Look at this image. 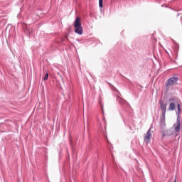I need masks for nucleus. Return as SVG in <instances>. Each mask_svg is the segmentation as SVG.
<instances>
[{
  "mask_svg": "<svg viewBox=\"0 0 182 182\" xmlns=\"http://www.w3.org/2000/svg\"><path fill=\"white\" fill-rule=\"evenodd\" d=\"M176 109V104L174 102H171L168 107L169 111H173Z\"/></svg>",
  "mask_w": 182,
  "mask_h": 182,
  "instance_id": "1a4fd4ad",
  "label": "nucleus"
},
{
  "mask_svg": "<svg viewBox=\"0 0 182 182\" xmlns=\"http://www.w3.org/2000/svg\"><path fill=\"white\" fill-rule=\"evenodd\" d=\"M74 28L75 33L77 35H82L83 33V28L82 27V22L80 21V18L77 17L74 22Z\"/></svg>",
  "mask_w": 182,
  "mask_h": 182,
  "instance_id": "f257e3e1",
  "label": "nucleus"
},
{
  "mask_svg": "<svg viewBox=\"0 0 182 182\" xmlns=\"http://www.w3.org/2000/svg\"><path fill=\"white\" fill-rule=\"evenodd\" d=\"M162 137H166V134H162Z\"/></svg>",
  "mask_w": 182,
  "mask_h": 182,
  "instance_id": "ddd939ff",
  "label": "nucleus"
},
{
  "mask_svg": "<svg viewBox=\"0 0 182 182\" xmlns=\"http://www.w3.org/2000/svg\"><path fill=\"white\" fill-rule=\"evenodd\" d=\"M150 140H151V128L147 131L146 134L144 136V141L146 143V144H149V143H150Z\"/></svg>",
  "mask_w": 182,
  "mask_h": 182,
  "instance_id": "20e7f679",
  "label": "nucleus"
},
{
  "mask_svg": "<svg viewBox=\"0 0 182 182\" xmlns=\"http://www.w3.org/2000/svg\"><path fill=\"white\" fill-rule=\"evenodd\" d=\"M159 104H160V106H161V109L162 110V115L166 116V109H167V104H164L161 101H159Z\"/></svg>",
  "mask_w": 182,
  "mask_h": 182,
  "instance_id": "39448f33",
  "label": "nucleus"
},
{
  "mask_svg": "<svg viewBox=\"0 0 182 182\" xmlns=\"http://www.w3.org/2000/svg\"><path fill=\"white\" fill-rule=\"evenodd\" d=\"M178 82V77L176 75H173V77H171L168 78L165 84V86H173V85L177 83Z\"/></svg>",
  "mask_w": 182,
  "mask_h": 182,
  "instance_id": "f03ea898",
  "label": "nucleus"
},
{
  "mask_svg": "<svg viewBox=\"0 0 182 182\" xmlns=\"http://www.w3.org/2000/svg\"><path fill=\"white\" fill-rule=\"evenodd\" d=\"M174 100L173 99H169V102H173Z\"/></svg>",
  "mask_w": 182,
  "mask_h": 182,
  "instance_id": "f8f14e48",
  "label": "nucleus"
},
{
  "mask_svg": "<svg viewBox=\"0 0 182 182\" xmlns=\"http://www.w3.org/2000/svg\"><path fill=\"white\" fill-rule=\"evenodd\" d=\"M100 8H103V0H99Z\"/></svg>",
  "mask_w": 182,
  "mask_h": 182,
  "instance_id": "9d476101",
  "label": "nucleus"
},
{
  "mask_svg": "<svg viewBox=\"0 0 182 182\" xmlns=\"http://www.w3.org/2000/svg\"><path fill=\"white\" fill-rule=\"evenodd\" d=\"M174 182H177V181L175 179Z\"/></svg>",
  "mask_w": 182,
  "mask_h": 182,
  "instance_id": "4468645a",
  "label": "nucleus"
},
{
  "mask_svg": "<svg viewBox=\"0 0 182 182\" xmlns=\"http://www.w3.org/2000/svg\"><path fill=\"white\" fill-rule=\"evenodd\" d=\"M177 107H178V111H176L177 119H181V117H180V114H181V106L180 105V104L177 105Z\"/></svg>",
  "mask_w": 182,
  "mask_h": 182,
  "instance_id": "0eeeda50",
  "label": "nucleus"
},
{
  "mask_svg": "<svg viewBox=\"0 0 182 182\" xmlns=\"http://www.w3.org/2000/svg\"><path fill=\"white\" fill-rule=\"evenodd\" d=\"M43 79L44 80H48V79H49V74L46 73Z\"/></svg>",
  "mask_w": 182,
  "mask_h": 182,
  "instance_id": "9b49d317",
  "label": "nucleus"
},
{
  "mask_svg": "<svg viewBox=\"0 0 182 182\" xmlns=\"http://www.w3.org/2000/svg\"><path fill=\"white\" fill-rule=\"evenodd\" d=\"M181 118L176 119V123L173 124L174 132L175 133H180V130H181Z\"/></svg>",
  "mask_w": 182,
  "mask_h": 182,
  "instance_id": "7ed1b4c3",
  "label": "nucleus"
},
{
  "mask_svg": "<svg viewBox=\"0 0 182 182\" xmlns=\"http://www.w3.org/2000/svg\"><path fill=\"white\" fill-rule=\"evenodd\" d=\"M117 100L119 102V105H126V103H127L126 100H123L120 97H117Z\"/></svg>",
  "mask_w": 182,
  "mask_h": 182,
  "instance_id": "6e6552de",
  "label": "nucleus"
},
{
  "mask_svg": "<svg viewBox=\"0 0 182 182\" xmlns=\"http://www.w3.org/2000/svg\"><path fill=\"white\" fill-rule=\"evenodd\" d=\"M160 127H161V129H164V127H166V115L161 116Z\"/></svg>",
  "mask_w": 182,
  "mask_h": 182,
  "instance_id": "423d86ee",
  "label": "nucleus"
}]
</instances>
